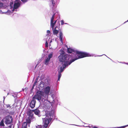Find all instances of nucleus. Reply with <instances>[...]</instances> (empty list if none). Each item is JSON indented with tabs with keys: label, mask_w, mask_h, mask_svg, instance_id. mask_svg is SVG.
I'll return each instance as SVG.
<instances>
[{
	"label": "nucleus",
	"mask_w": 128,
	"mask_h": 128,
	"mask_svg": "<svg viewBox=\"0 0 128 128\" xmlns=\"http://www.w3.org/2000/svg\"><path fill=\"white\" fill-rule=\"evenodd\" d=\"M128 22V20H127V21H126L125 22H124V23H125L126 22Z\"/></svg>",
	"instance_id": "obj_39"
},
{
	"label": "nucleus",
	"mask_w": 128,
	"mask_h": 128,
	"mask_svg": "<svg viewBox=\"0 0 128 128\" xmlns=\"http://www.w3.org/2000/svg\"><path fill=\"white\" fill-rule=\"evenodd\" d=\"M40 88H50V81L47 79L43 78L40 76Z\"/></svg>",
	"instance_id": "obj_4"
},
{
	"label": "nucleus",
	"mask_w": 128,
	"mask_h": 128,
	"mask_svg": "<svg viewBox=\"0 0 128 128\" xmlns=\"http://www.w3.org/2000/svg\"><path fill=\"white\" fill-rule=\"evenodd\" d=\"M63 34L62 31L60 30L59 32V39L60 42L62 43H63Z\"/></svg>",
	"instance_id": "obj_11"
},
{
	"label": "nucleus",
	"mask_w": 128,
	"mask_h": 128,
	"mask_svg": "<svg viewBox=\"0 0 128 128\" xmlns=\"http://www.w3.org/2000/svg\"><path fill=\"white\" fill-rule=\"evenodd\" d=\"M5 98H6V97L5 96H3V99H4L3 102H4V100H5Z\"/></svg>",
	"instance_id": "obj_33"
},
{
	"label": "nucleus",
	"mask_w": 128,
	"mask_h": 128,
	"mask_svg": "<svg viewBox=\"0 0 128 128\" xmlns=\"http://www.w3.org/2000/svg\"><path fill=\"white\" fill-rule=\"evenodd\" d=\"M44 89V92L40 91V108H42L43 109H44V110H45V109L46 110H43L42 112L44 113L45 114V113L43 112L45 111L47 113L46 110H48V109L44 108L43 106L44 105V104H49L50 108H52V110H54V112L55 108L54 109V108H53V109H52V106L51 104L50 103H47V102H48L46 100V99L48 98V96L50 92V88Z\"/></svg>",
	"instance_id": "obj_3"
},
{
	"label": "nucleus",
	"mask_w": 128,
	"mask_h": 128,
	"mask_svg": "<svg viewBox=\"0 0 128 128\" xmlns=\"http://www.w3.org/2000/svg\"><path fill=\"white\" fill-rule=\"evenodd\" d=\"M80 120H81V121H82L81 120H80Z\"/></svg>",
	"instance_id": "obj_47"
},
{
	"label": "nucleus",
	"mask_w": 128,
	"mask_h": 128,
	"mask_svg": "<svg viewBox=\"0 0 128 128\" xmlns=\"http://www.w3.org/2000/svg\"><path fill=\"white\" fill-rule=\"evenodd\" d=\"M35 99H36L40 102V91L38 90L36 93V94L32 98V100L30 103V106L32 108H33L35 106L36 101Z\"/></svg>",
	"instance_id": "obj_5"
},
{
	"label": "nucleus",
	"mask_w": 128,
	"mask_h": 128,
	"mask_svg": "<svg viewBox=\"0 0 128 128\" xmlns=\"http://www.w3.org/2000/svg\"><path fill=\"white\" fill-rule=\"evenodd\" d=\"M3 3L0 2V8H2L3 6Z\"/></svg>",
	"instance_id": "obj_22"
},
{
	"label": "nucleus",
	"mask_w": 128,
	"mask_h": 128,
	"mask_svg": "<svg viewBox=\"0 0 128 128\" xmlns=\"http://www.w3.org/2000/svg\"><path fill=\"white\" fill-rule=\"evenodd\" d=\"M67 52L71 55L62 53L58 56L60 64L62 65L58 70V81H60L62 76L61 73L68 66L75 60L87 56H93V54L85 52L79 51L71 48H68Z\"/></svg>",
	"instance_id": "obj_1"
},
{
	"label": "nucleus",
	"mask_w": 128,
	"mask_h": 128,
	"mask_svg": "<svg viewBox=\"0 0 128 128\" xmlns=\"http://www.w3.org/2000/svg\"><path fill=\"white\" fill-rule=\"evenodd\" d=\"M92 128H97L96 127H93Z\"/></svg>",
	"instance_id": "obj_42"
},
{
	"label": "nucleus",
	"mask_w": 128,
	"mask_h": 128,
	"mask_svg": "<svg viewBox=\"0 0 128 128\" xmlns=\"http://www.w3.org/2000/svg\"><path fill=\"white\" fill-rule=\"evenodd\" d=\"M33 89H34V88H31V91H32V90H33Z\"/></svg>",
	"instance_id": "obj_43"
},
{
	"label": "nucleus",
	"mask_w": 128,
	"mask_h": 128,
	"mask_svg": "<svg viewBox=\"0 0 128 128\" xmlns=\"http://www.w3.org/2000/svg\"><path fill=\"white\" fill-rule=\"evenodd\" d=\"M12 125H10L9 126H8V127L9 128H11V127H12Z\"/></svg>",
	"instance_id": "obj_34"
},
{
	"label": "nucleus",
	"mask_w": 128,
	"mask_h": 128,
	"mask_svg": "<svg viewBox=\"0 0 128 128\" xmlns=\"http://www.w3.org/2000/svg\"><path fill=\"white\" fill-rule=\"evenodd\" d=\"M40 106V105H39V107Z\"/></svg>",
	"instance_id": "obj_48"
},
{
	"label": "nucleus",
	"mask_w": 128,
	"mask_h": 128,
	"mask_svg": "<svg viewBox=\"0 0 128 128\" xmlns=\"http://www.w3.org/2000/svg\"><path fill=\"white\" fill-rule=\"evenodd\" d=\"M34 110H30L28 112L27 114L28 116H31L33 118V114L32 112H34Z\"/></svg>",
	"instance_id": "obj_14"
},
{
	"label": "nucleus",
	"mask_w": 128,
	"mask_h": 128,
	"mask_svg": "<svg viewBox=\"0 0 128 128\" xmlns=\"http://www.w3.org/2000/svg\"><path fill=\"white\" fill-rule=\"evenodd\" d=\"M43 106L44 108H47L48 110H46L47 113L45 111L43 112L45 113L46 117L45 118H42L43 125L42 126L40 125V128H48L49 123L51 121L54 115V111L50 108L49 104H45Z\"/></svg>",
	"instance_id": "obj_2"
},
{
	"label": "nucleus",
	"mask_w": 128,
	"mask_h": 128,
	"mask_svg": "<svg viewBox=\"0 0 128 128\" xmlns=\"http://www.w3.org/2000/svg\"><path fill=\"white\" fill-rule=\"evenodd\" d=\"M14 113V112H9V114L10 115H13Z\"/></svg>",
	"instance_id": "obj_25"
},
{
	"label": "nucleus",
	"mask_w": 128,
	"mask_h": 128,
	"mask_svg": "<svg viewBox=\"0 0 128 128\" xmlns=\"http://www.w3.org/2000/svg\"><path fill=\"white\" fill-rule=\"evenodd\" d=\"M53 56V53L52 52V53L50 54L48 56V58H49L50 60V58H51Z\"/></svg>",
	"instance_id": "obj_20"
},
{
	"label": "nucleus",
	"mask_w": 128,
	"mask_h": 128,
	"mask_svg": "<svg viewBox=\"0 0 128 128\" xmlns=\"http://www.w3.org/2000/svg\"><path fill=\"white\" fill-rule=\"evenodd\" d=\"M33 118V117H32L31 116H28L27 117L26 119V123L28 124H30L31 122V121L32 119Z\"/></svg>",
	"instance_id": "obj_13"
},
{
	"label": "nucleus",
	"mask_w": 128,
	"mask_h": 128,
	"mask_svg": "<svg viewBox=\"0 0 128 128\" xmlns=\"http://www.w3.org/2000/svg\"><path fill=\"white\" fill-rule=\"evenodd\" d=\"M52 42V41H50V42Z\"/></svg>",
	"instance_id": "obj_50"
},
{
	"label": "nucleus",
	"mask_w": 128,
	"mask_h": 128,
	"mask_svg": "<svg viewBox=\"0 0 128 128\" xmlns=\"http://www.w3.org/2000/svg\"><path fill=\"white\" fill-rule=\"evenodd\" d=\"M56 20H55L54 22L56 24Z\"/></svg>",
	"instance_id": "obj_36"
},
{
	"label": "nucleus",
	"mask_w": 128,
	"mask_h": 128,
	"mask_svg": "<svg viewBox=\"0 0 128 128\" xmlns=\"http://www.w3.org/2000/svg\"><path fill=\"white\" fill-rule=\"evenodd\" d=\"M10 104H6V106L7 108H8L9 107H11L10 106Z\"/></svg>",
	"instance_id": "obj_29"
},
{
	"label": "nucleus",
	"mask_w": 128,
	"mask_h": 128,
	"mask_svg": "<svg viewBox=\"0 0 128 128\" xmlns=\"http://www.w3.org/2000/svg\"><path fill=\"white\" fill-rule=\"evenodd\" d=\"M51 97L52 98V99L53 100V101H54V94H51Z\"/></svg>",
	"instance_id": "obj_28"
},
{
	"label": "nucleus",
	"mask_w": 128,
	"mask_h": 128,
	"mask_svg": "<svg viewBox=\"0 0 128 128\" xmlns=\"http://www.w3.org/2000/svg\"><path fill=\"white\" fill-rule=\"evenodd\" d=\"M39 77V76H38L36 78L32 88H39L40 85V84L38 83L39 80L38 81V79Z\"/></svg>",
	"instance_id": "obj_9"
},
{
	"label": "nucleus",
	"mask_w": 128,
	"mask_h": 128,
	"mask_svg": "<svg viewBox=\"0 0 128 128\" xmlns=\"http://www.w3.org/2000/svg\"><path fill=\"white\" fill-rule=\"evenodd\" d=\"M96 128H97V127H96Z\"/></svg>",
	"instance_id": "obj_51"
},
{
	"label": "nucleus",
	"mask_w": 128,
	"mask_h": 128,
	"mask_svg": "<svg viewBox=\"0 0 128 128\" xmlns=\"http://www.w3.org/2000/svg\"><path fill=\"white\" fill-rule=\"evenodd\" d=\"M37 64L36 65V66H35V68H36V66H37Z\"/></svg>",
	"instance_id": "obj_45"
},
{
	"label": "nucleus",
	"mask_w": 128,
	"mask_h": 128,
	"mask_svg": "<svg viewBox=\"0 0 128 128\" xmlns=\"http://www.w3.org/2000/svg\"><path fill=\"white\" fill-rule=\"evenodd\" d=\"M4 126V121L2 120H1L0 122V126L2 127Z\"/></svg>",
	"instance_id": "obj_19"
},
{
	"label": "nucleus",
	"mask_w": 128,
	"mask_h": 128,
	"mask_svg": "<svg viewBox=\"0 0 128 128\" xmlns=\"http://www.w3.org/2000/svg\"><path fill=\"white\" fill-rule=\"evenodd\" d=\"M12 96H14L13 95H12Z\"/></svg>",
	"instance_id": "obj_49"
},
{
	"label": "nucleus",
	"mask_w": 128,
	"mask_h": 128,
	"mask_svg": "<svg viewBox=\"0 0 128 128\" xmlns=\"http://www.w3.org/2000/svg\"><path fill=\"white\" fill-rule=\"evenodd\" d=\"M7 92V95H8V94H10V93L12 94L13 92L12 91H10V90H9V92H8V91Z\"/></svg>",
	"instance_id": "obj_21"
},
{
	"label": "nucleus",
	"mask_w": 128,
	"mask_h": 128,
	"mask_svg": "<svg viewBox=\"0 0 128 128\" xmlns=\"http://www.w3.org/2000/svg\"><path fill=\"white\" fill-rule=\"evenodd\" d=\"M33 118V117H32L31 116H28L27 117L26 119V123L28 124H30L31 122V121L32 119Z\"/></svg>",
	"instance_id": "obj_12"
},
{
	"label": "nucleus",
	"mask_w": 128,
	"mask_h": 128,
	"mask_svg": "<svg viewBox=\"0 0 128 128\" xmlns=\"http://www.w3.org/2000/svg\"><path fill=\"white\" fill-rule=\"evenodd\" d=\"M22 89H23V90H24V88H23Z\"/></svg>",
	"instance_id": "obj_46"
},
{
	"label": "nucleus",
	"mask_w": 128,
	"mask_h": 128,
	"mask_svg": "<svg viewBox=\"0 0 128 128\" xmlns=\"http://www.w3.org/2000/svg\"><path fill=\"white\" fill-rule=\"evenodd\" d=\"M52 93V92H51V91H50V93H51H51Z\"/></svg>",
	"instance_id": "obj_44"
},
{
	"label": "nucleus",
	"mask_w": 128,
	"mask_h": 128,
	"mask_svg": "<svg viewBox=\"0 0 128 128\" xmlns=\"http://www.w3.org/2000/svg\"><path fill=\"white\" fill-rule=\"evenodd\" d=\"M21 3V2L19 0H16L14 2L13 10L18 8L20 5Z\"/></svg>",
	"instance_id": "obj_8"
},
{
	"label": "nucleus",
	"mask_w": 128,
	"mask_h": 128,
	"mask_svg": "<svg viewBox=\"0 0 128 128\" xmlns=\"http://www.w3.org/2000/svg\"><path fill=\"white\" fill-rule=\"evenodd\" d=\"M22 2H23L25 3L27 2L28 1V0H20Z\"/></svg>",
	"instance_id": "obj_27"
},
{
	"label": "nucleus",
	"mask_w": 128,
	"mask_h": 128,
	"mask_svg": "<svg viewBox=\"0 0 128 128\" xmlns=\"http://www.w3.org/2000/svg\"><path fill=\"white\" fill-rule=\"evenodd\" d=\"M60 22L61 25H63L64 24V21L63 20H61L60 21Z\"/></svg>",
	"instance_id": "obj_24"
},
{
	"label": "nucleus",
	"mask_w": 128,
	"mask_h": 128,
	"mask_svg": "<svg viewBox=\"0 0 128 128\" xmlns=\"http://www.w3.org/2000/svg\"><path fill=\"white\" fill-rule=\"evenodd\" d=\"M27 123L25 122H24L22 124V128H27Z\"/></svg>",
	"instance_id": "obj_18"
},
{
	"label": "nucleus",
	"mask_w": 128,
	"mask_h": 128,
	"mask_svg": "<svg viewBox=\"0 0 128 128\" xmlns=\"http://www.w3.org/2000/svg\"><path fill=\"white\" fill-rule=\"evenodd\" d=\"M59 29L58 27L56 26L52 30L54 34L57 35L58 34L59 32Z\"/></svg>",
	"instance_id": "obj_10"
},
{
	"label": "nucleus",
	"mask_w": 128,
	"mask_h": 128,
	"mask_svg": "<svg viewBox=\"0 0 128 128\" xmlns=\"http://www.w3.org/2000/svg\"><path fill=\"white\" fill-rule=\"evenodd\" d=\"M54 18L53 17H52L51 18L50 21H54Z\"/></svg>",
	"instance_id": "obj_30"
},
{
	"label": "nucleus",
	"mask_w": 128,
	"mask_h": 128,
	"mask_svg": "<svg viewBox=\"0 0 128 128\" xmlns=\"http://www.w3.org/2000/svg\"><path fill=\"white\" fill-rule=\"evenodd\" d=\"M55 1L56 0H52V4L50 5V8H51L52 10V11L53 13V14L52 17L54 18L56 14V12H54V11H55L56 8Z\"/></svg>",
	"instance_id": "obj_7"
},
{
	"label": "nucleus",
	"mask_w": 128,
	"mask_h": 128,
	"mask_svg": "<svg viewBox=\"0 0 128 128\" xmlns=\"http://www.w3.org/2000/svg\"><path fill=\"white\" fill-rule=\"evenodd\" d=\"M45 45L46 47H48V43L47 42V40L46 42Z\"/></svg>",
	"instance_id": "obj_23"
},
{
	"label": "nucleus",
	"mask_w": 128,
	"mask_h": 128,
	"mask_svg": "<svg viewBox=\"0 0 128 128\" xmlns=\"http://www.w3.org/2000/svg\"><path fill=\"white\" fill-rule=\"evenodd\" d=\"M47 32L48 34H50V30H48L47 31Z\"/></svg>",
	"instance_id": "obj_31"
},
{
	"label": "nucleus",
	"mask_w": 128,
	"mask_h": 128,
	"mask_svg": "<svg viewBox=\"0 0 128 128\" xmlns=\"http://www.w3.org/2000/svg\"><path fill=\"white\" fill-rule=\"evenodd\" d=\"M50 60V59L48 58H47L45 60V62H44V64L46 65H48L49 64Z\"/></svg>",
	"instance_id": "obj_17"
},
{
	"label": "nucleus",
	"mask_w": 128,
	"mask_h": 128,
	"mask_svg": "<svg viewBox=\"0 0 128 128\" xmlns=\"http://www.w3.org/2000/svg\"><path fill=\"white\" fill-rule=\"evenodd\" d=\"M55 24L54 22V21H50V27L52 28V30L54 29Z\"/></svg>",
	"instance_id": "obj_16"
},
{
	"label": "nucleus",
	"mask_w": 128,
	"mask_h": 128,
	"mask_svg": "<svg viewBox=\"0 0 128 128\" xmlns=\"http://www.w3.org/2000/svg\"><path fill=\"white\" fill-rule=\"evenodd\" d=\"M1 106H1L0 104V110L1 109Z\"/></svg>",
	"instance_id": "obj_40"
},
{
	"label": "nucleus",
	"mask_w": 128,
	"mask_h": 128,
	"mask_svg": "<svg viewBox=\"0 0 128 128\" xmlns=\"http://www.w3.org/2000/svg\"><path fill=\"white\" fill-rule=\"evenodd\" d=\"M124 64H127L128 65V62H127V63H126V62H124Z\"/></svg>",
	"instance_id": "obj_37"
},
{
	"label": "nucleus",
	"mask_w": 128,
	"mask_h": 128,
	"mask_svg": "<svg viewBox=\"0 0 128 128\" xmlns=\"http://www.w3.org/2000/svg\"><path fill=\"white\" fill-rule=\"evenodd\" d=\"M72 125H75V126H79V125H75V124H71Z\"/></svg>",
	"instance_id": "obj_35"
},
{
	"label": "nucleus",
	"mask_w": 128,
	"mask_h": 128,
	"mask_svg": "<svg viewBox=\"0 0 128 128\" xmlns=\"http://www.w3.org/2000/svg\"><path fill=\"white\" fill-rule=\"evenodd\" d=\"M33 112L36 114L38 115L39 117L40 116V112L38 109L37 108L35 110H34Z\"/></svg>",
	"instance_id": "obj_15"
},
{
	"label": "nucleus",
	"mask_w": 128,
	"mask_h": 128,
	"mask_svg": "<svg viewBox=\"0 0 128 128\" xmlns=\"http://www.w3.org/2000/svg\"><path fill=\"white\" fill-rule=\"evenodd\" d=\"M92 128H97L96 127H93Z\"/></svg>",
	"instance_id": "obj_41"
},
{
	"label": "nucleus",
	"mask_w": 128,
	"mask_h": 128,
	"mask_svg": "<svg viewBox=\"0 0 128 128\" xmlns=\"http://www.w3.org/2000/svg\"><path fill=\"white\" fill-rule=\"evenodd\" d=\"M4 123L6 125L10 124L12 122L13 118L12 116L8 115L4 118Z\"/></svg>",
	"instance_id": "obj_6"
},
{
	"label": "nucleus",
	"mask_w": 128,
	"mask_h": 128,
	"mask_svg": "<svg viewBox=\"0 0 128 128\" xmlns=\"http://www.w3.org/2000/svg\"><path fill=\"white\" fill-rule=\"evenodd\" d=\"M104 55L105 56H107V57H108V58H109L113 62H114V61L112 60L111 59H110V58H108V57L105 54H102V55H100V56H102V55Z\"/></svg>",
	"instance_id": "obj_26"
},
{
	"label": "nucleus",
	"mask_w": 128,
	"mask_h": 128,
	"mask_svg": "<svg viewBox=\"0 0 128 128\" xmlns=\"http://www.w3.org/2000/svg\"><path fill=\"white\" fill-rule=\"evenodd\" d=\"M64 24H67V25H68V23H64Z\"/></svg>",
	"instance_id": "obj_38"
},
{
	"label": "nucleus",
	"mask_w": 128,
	"mask_h": 128,
	"mask_svg": "<svg viewBox=\"0 0 128 128\" xmlns=\"http://www.w3.org/2000/svg\"><path fill=\"white\" fill-rule=\"evenodd\" d=\"M36 128H40V126L38 125V126H36Z\"/></svg>",
	"instance_id": "obj_32"
}]
</instances>
